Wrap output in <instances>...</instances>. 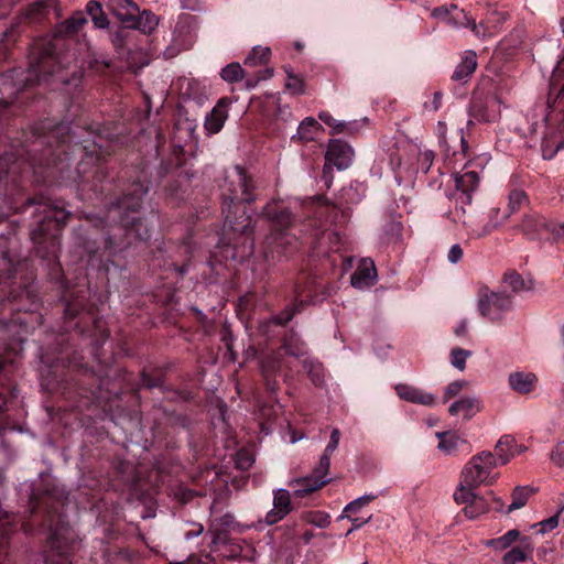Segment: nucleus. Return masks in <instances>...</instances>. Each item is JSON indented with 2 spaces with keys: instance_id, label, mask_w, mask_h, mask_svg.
<instances>
[{
  "instance_id": "f257e3e1",
  "label": "nucleus",
  "mask_w": 564,
  "mask_h": 564,
  "mask_svg": "<svg viewBox=\"0 0 564 564\" xmlns=\"http://www.w3.org/2000/svg\"><path fill=\"white\" fill-rule=\"evenodd\" d=\"M101 145L94 142L91 149L85 147V158L77 167L78 194L82 199L107 207L106 219L98 218L90 227H79L76 230V245L89 257L100 253L107 257L105 270L109 263L115 264V257L128 249L134 241H147L151 238V229L139 216L143 198L150 188V182L140 172L124 189L120 197L107 200L112 195V178H109L107 167L100 162Z\"/></svg>"
},
{
  "instance_id": "f03ea898",
  "label": "nucleus",
  "mask_w": 564,
  "mask_h": 564,
  "mask_svg": "<svg viewBox=\"0 0 564 564\" xmlns=\"http://www.w3.org/2000/svg\"><path fill=\"white\" fill-rule=\"evenodd\" d=\"M219 187L225 216L223 241L235 250L240 249L241 256L252 254L254 221L245 205L258 199V182L245 167L235 165L226 171Z\"/></svg>"
},
{
  "instance_id": "7ed1b4c3",
  "label": "nucleus",
  "mask_w": 564,
  "mask_h": 564,
  "mask_svg": "<svg viewBox=\"0 0 564 564\" xmlns=\"http://www.w3.org/2000/svg\"><path fill=\"white\" fill-rule=\"evenodd\" d=\"M31 207H34L32 215L35 226L31 229L30 236L35 246L36 256L46 260L52 265V271L59 275L62 272L58 262L59 236L70 213L44 195L28 198L20 213H25Z\"/></svg>"
},
{
  "instance_id": "20e7f679",
  "label": "nucleus",
  "mask_w": 564,
  "mask_h": 564,
  "mask_svg": "<svg viewBox=\"0 0 564 564\" xmlns=\"http://www.w3.org/2000/svg\"><path fill=\"white\" fill-rule=\"evenodd\" d=\"M498 460L491 452H481L470 458L462 471L464 484L469 488H478L480 485H491L499 476L495 473Z\"/></svg>"
},
{
  "instance_id": "39448f33",
  "label": "nucleus",
  "mask_w": 564,
  "mask_h": 564,
  "mask_svg": "<svg viewBox=\"0 0 564 564\" xmlns=\"http://www.w3.org/2000/svg\"><path fill=\"white\" fill-rule=\"evenodd\" d=\"M158 173L160 178L166 177L167 175L174 177L165 188L166 193L171 196H178L181 192H184L195 175L193 171L184 169L181 152L162 160Z\"/></svg>"
},
{
  "instance_id": "423d86ee",
  "label": "nucleus",
  "mask_w": 564,
  "mask_h": 564,
  "mask_svg": "<svg viewBox=\"0 0 564 564\" xmlns=\"http://www.w3.org/2000/svg\"><path fill=\"white\" fill-rule=\"evenodd\" d=\"M512 308L511 296L505 292L490 291L482 288L478 295V310L482 317L491 323L502 321L503 316Z\"/></svg>"
},
{
  "instance_id": "0eeeda50",
  "label": "nucleus",
  "mask_w": 564,
  "mask_h": 564,
  "mask_svg": "<svg viewBox=\"0 0 564 564\" xmlns=\"http://www.w3.org/2000/svg\"><path fill=\"white\" fill-rule=\"evenodd\" d=\"M471 164V162H468L465 164L462 172L454 174L456 203L462 204L459 209L456 208V213L453 218L455 223L462 220V216L465 215L464 205H469L471 203L473 194L479 184V174L474 170H469Z\"/></svg>"
},
{
  "instance_id": "6e6552de",
  "label": "nucleus",
  "mask_w": 564,
  "mask_h": 564,
  "mask_svg": "<svg viewBox=\"0 0 564 564\" xmlns=\"http://www.w3.org/2000/svg\"><path fill=\"white\" fill-rule=\"evenodd\" d=\"M58 63L51 47L45 48L37 56L32 55L23 86L45 82L58 70Z\"/></svg>"
},
{
  "instance_id": "1a4fd4ad",
  "label": "nucleus",
  "mask_w": 564,
  "mask_h": 564,
  "mask_svg": "<svg viewBox=\"0 0 564 564\" xmlns=\"http://www.w3.org/2000/svg\"><path fill=\"white\" fill-rule=\"evenodd\" d=\"M56 6V0H36L30 3L20 14L19 19L3 32V40L7 43H13L18 37V28L20 20L29 23H39L46 19L51 10Z\"/></svg>"
},
{
  "instance_id": "9d476101",
  "label": "nucleus",
  "mask_w": 564,
  "mask_h": 564,
  "mask_svg": "<svg viewBox=\"0 0 564 564\" xmlns=\"http://www.w3.org/2000/svg\"><path fill=\"white\" fill-rule=\"evenodd\" d=\"M265 245V259L275 261L292 256L299 248V239L290 230L270 231Z\"/></svg>"
},
{
  "instance_id": "9b49d317",
  "label": "nucleus",
  "mask_w": 564,
  "mask_h": 564,
  "mask_svg": "<svg viewBox=\"0 0 564 564\" xmlns=\"http://www.w3.org/2000/svg\"><path fill=\"white\" fill-rule=\"evenodd\" d=\"M528 203V195L522 189H512L509 193L508 206L503 209L500 217L501 209L499 207L492 208L489 215V221L482 227V230L477 235L478 237L487 236L498 228L502 223L508 219L513 213L519 210L522 205Z\"/></svg>"
},
{
  "instance_id": "f8f14e48",
  "label": "nucleus",
  "mask_w": 564,
  "mask_h": 564,
  "mask_svg": "<svg viewBox=\"0 0 564 564\" xmlns=\"http://www.w3.org/2000/svg\"><path fill=\"white\" fill-rule=\"evenodd\" d=\"M324 294L323 280L315 276L305 274L301 276L294 286V302L301 307L308 304H316L321 301V295Z\"/></svg>"
},
{
  "instance_id": "ddd939ff",
  "label": "nucleus",
  "mask_w": 564,
  "mask_h": 564,
  "mask_svg": "<svg viewBox=\"0 0 564 564\" xmlns=\"http://www.w3.org/2000/svg\"><path fill=\"white\" fill-rule=\"evenodd\" d=\"M260 216L270 223L271 231H286L294 224L291 209L276 200L267 203L261 209Z\"/></svg>"
},
{
  "instance_id": "4468645a",
  "label": "nucleus",
  "mask_w": 564,
  "mask_h": 564,
  "mask_svg": "<svg viewBox=\"0 0 564 564\" xmlns=\"http://www.w3.org/2000/svg\"><path fill=\"white\" fill-rule=\"evenodd\" d=\"M521 231L529 240L550 241L553 221L536 213L529 214L521 223Z\"/></svg>"
},
{
  "instance_id": "2eb2a0df",
  "label": "nucleus",
  "mask_w": 564,
  "mask_h": 564,
  "mask_svg": "<svg viewBox=\"0 0 564 564\" xmlns=\"http://www.w3.org/2000/svg\"><path fill=\"white\" fill-rule=\"evenodd\" d=\"M351 155L352 151L348 143L338 139L329 140L325 153L324 175L327 173V170L333 166L337 167L339 171L348 169L351 163Z\"/></svg>"
},
{
  "instance_id": "dca6fc26",
  "label": "nucleus",
  "mask_w": 564,
  "mask_h": 564,
  "mask_svg": "<svg viewBox=\"0 0 564 564\" xmlns=\"http://www.w3.org/2000/svg\"><path fill=\"white\" fill-rule=\"evenodd\" d=\"M400 214H387L381 226L379 242L381 246L401 249L403 246V224Z\"/></svg>"
},
{
  "instance_id": "f3484780",
  "label": "nucleus",
  "mask_w": 564,
  "mask_h": 564,
  "mask_svg": "<svg viewBox=\"0 0 564 564\" xmlns=\"http://www.w3.org/2000/svg\"><path fill=\"white\" fill-rule=\"evenodd\" d=\"M494 100V97L490 96L488 91L484 89L476 88L473 91L469 106H468V115L470 119L467 122V128L474 126V120L478 122H490L494 120L489 111V102Z\"/></svg>"
},
{
  "instance_id": "a211bd4d",
  "label": "nucleus",
  "mask_w": 564,
  "mask_h": 564,
  "mask_svg": "<svg viewBox=\"0 0 564 564\" xmlns=\"http://www.w3.org/2000/svg\"><path fill=\"white\" fill-rule=\"evenodd\" d=\"M282 361L283 359L280 351L267 354L260 360L261 375L267 390L271 393H276L280 390L276 376L282 368Z\"/></svg>"
},
{
  "instance_id": "6ab92c4d",
  "label": "nucleus",
  "mask_w": 564,
  "mask_h": 564,
  "mask_svg": "<svg viewBox=\"0 0 564 564\" xmlns=\"http://www.w3.org/2000/svg\"><path fill=\"white\" fill-rule=\"evenodd\" d=\"M107 8L127 28H139V7L132 0H108Z\"/></svg>"
},
{
  "instance_id": "aec40b11",
  "label": "nucleus",
  "mask_w": 564,
  "mask_h": 564,
  "mask_svg": "<svg viewBox=\"0 0 564 564\" xmlns=\"http://www.w3.org/2000/svg\"><path fill=\"white\" fill-rule=\"evenodd\" d=\"M378 282V270L372 258L364 257L355 269V289H370Z\"/></svg>"
},
{
  "instance_id": "412c9836",
  "label": "nucleus",
  "mask_w": 564,
  "mask_h": 564,
  "mask_svg": "<svg viewBox=\"0 0 564 564\" xmlns=\"http://www.w3.org/2000/svg\"><path fill=\"white\" fill-rule=\"evenodd\" d=\"M230 101L227 97L220 98L215 107L206 115L204 128L207 134L218 133L228 119Z\"/></svg>"
},
{
  "instance_id": "4be33fe9",
  "label": "nucleus",
  "mask_w": 564,
  "mask_h": 564,
  "mask_svg": "<svg viewBox=\"0 0 564 564\" xmlns=\"http://www.w3.org/2000/svg\"><path fill=\"white\" fill-rule=\"evenodd\" d=\"M70 543L72 538L69 535V528L64 523V521L61 518H58L56 527H51V533L47 539V545L50 546V549L56 551L57 554L64 555L67 553Z\"/></svg>"
},
{
  "instance_id": "5701e85b",
  "label": "nucleus",
  "mask_w": 564,
  "mask_h": 564,
  "mask_svg": "<svg viewBox=\"0 0 564 564\" xmlns=\"http://www.w3.org/2000/svg\"><path fill=\"white\" fill-rule=\"evenodd\" d=\"M328 481V479H319L311 474L305 477L294 478L290 480L289 487L292 489L293 496L295 498H304L311 495L312 492L321 489Z\"/></svg>"
},
{
  "instance_id": "b1692460",
  "label": "nucleus",
  "mask_w": 564,
  "mask_h": 564,
  "mask_svg": "<svg viewBox=\"0 0 564 564\" xmlns=\"http://www.w3.org/2000/svg\"><path fill=\"white\" fill-rule=\"evenodd\" d=\"M394 389L400 399L411 403L433 405L435 402V397L433 394L413 386L400 383L397 384Z\"/></svg>"
},
{
  "instance_id": "393cba45",
  "label": "nucleus",
  "mask_w": 564,
  "mask_h": 564,
  "mask_svg": "<svg viewBox=\"0 0 564 564\" xmlns=\"http://www.w3.org/2000/svg\"><path fill=\"white\" fill-rule=\"evenodd\" d=\"M509 386L520 394H528L535 389L538 378L534 373L516 371L509 375Z\"/></svg>"
},
{
  "instance_id": "a878e982",
  "label": "nucleus",
  "mask_w": 564,
  "mask_h": 564,
  "mask_svg": "<svg viewBox=\"0 0 564 564\" xmlns=\"http://www.w3.org/2000/svg\"><path fill=\"white\" fill-rule=\"evenodd\" d=\"M498 465H506L514 455L520 454L522 448L516 444L511 435H502L495 447Z\"/></svg>"
},
{
  "instance_id": "bb28decb",
  "label": "nucleus",
  "mask_w": 564,
  "mask_h": 564,
  "mask_svg": "<svg viewBox=\"0 0 564 564\" xmlns=\"http://www.w3.org/2000/svg\"><path fill=\"white\" fill-rule=\"evenodd\" d=\"M301 310L302 307L295 302L293 304L285 306L281 312L263 322L261 324V330L264 334H268L272 326H286L292 321L294 315L301 312Z\"/></svg>"
},
{
  "instance_id": "cd10ccee",
  "label": "nucleus",
  "mask_w": 564,
  "mask_h": 564,
  "mask_svg": "<svg viewBox=\"0 0 564 564\" xmlns=\"http://www.w3.org/2000/svg\"><path fill=\"white\" fill-rule=\"evenodd\" d=\"M533 552V544L530 536H522L520 543L508 551L503 557V564H517L524 562L528 558V554Z\"/></svg>"
},
{
  "instance_id": "c85d7f7f",
  "label": "nucleus",
  "mask_w": 564,
  "mask_h": 564,
  "mask_svg": "<svg viewBox=\"0 0 564 564\" xmlns=\"http://www.w3.org/2000/svg\"><path fill=\"white\" fill-rule=\"evenodd\" d=\"M62 129V126L54 124L48 119L35 122L31 128L39 143H48L50 147H52L51 139L56 138Z\"/></svg>"
},
{
  "instance_id": "c756f323",
  "label": "nucleus",
  "mask_w": 564,
  "mask_h": 564,
  "mask_svg": "<svg viewBox=\"0 0 564 564\" xmlns=\"http://www.w3.org/2000/svg\"><path fill=\"white\" fill-rule=\"evenodd\" d=\"M86 23L87 19L85 14L77 11L56 26L55 34L61 37H70L75 35Z\"/></svg>"
},
{
  "instance_id": "7c9ffc66",
  "label": "nucleus",
  "mask_w": 564,
  "mask_h": 564,
  "mask_svg": "<svg viewBox=\"0 0 564 564\" xmlns=\"http://www.w3.org/2000/svg\"><path fill=\"white\" fill-rule=\"evenodd\" d=\"M281 349H283L286 355L296 358L302 357L306 354L305 343L293 329H290L289 332L285 333L281 345Z\"/></svg>"
},
{
  "instance_id": "2f4dec72",
  "label": "nucleus",
  "mask_w": 564,
  "mask_h": 564,
  "mask_svg": "<svg viewBox=\"0 0 564 564\" xmlns=\"http://www.w3.org/2000/svg\"><path fill=\"white\" fill-rule=\"evenodd\" d=\"M477 68V56L473 51L465 53L462 62L456 66L452 79L456 82H464L470 77V75Z\"/></svg>"
},
{
  "instance_id": "473e14b6",
  "label": "nucleus",
  "mask_w": 564,
  "mask_h": 564,
  "mask_svg": "<svg viewBox=\"0 0 564 564\" xmlns=\"http://www.w3.org/2000/svg\"><path fill=\"white\" fill-rule=\"evenodd\" d=\"M479 411V401L474 397H464L453 402L448 409L451 415L464 414L465 419L473 417Z\"/></svg>"
},
{
  "instance_id": "72a5a7b5",
  "label": "nucleus",
  "mask_w": 564,
  "mask_h": 564,
  "mask_svg": "<svg viewBox=\"0 0 564 564\" xmlns=\"http://www.w3.org/2000/svg\"><path fill=\"white\" fill-rule=\"evenodd\" d=\"M453 13L451 15L449 23L454 26H464L470 29L476 35L480 34L479 26L482 28L481 22L477 25L475 19L465 10H459L456 6H452Z\"/></svg>"
},
{
  "instance_id": "f704fd0d",
  "label": "nucleus",
  "mask_w": 564,
  "mask_h": 564,
  "mask_svg": "<svg viewBox=\"0 0 564 564\" xmlns=\"http://www.w3.org/2000/svg\"><path fill=\"white\" fill-rule=\"evenodd\" d=\"M377 498L376 495L369 494L355 499V530L367 523L372 513L364 510L365 507Z\"/></svg>"
},
{
  "instance_id": "c9c22d12",
  "label": "nucleus",
  "mask_w": 564,
  "mask_h": 564,
  "mask_svg": "<svg viewBox=\"0 0 564 564\" xmlns=\"http://www.w3.org/2000/svg\"><path fill=\"white\" fill-rule=\"evenodd\" d=\"M19 294H15L13 291H10V294L7 299H0V335L6 333L12 325L21 324L19 319H8L6 317V311L8 310L10 314L14 311L11 306L12 302L17 300Z\"/></svg>"
},
{
  "instance_id": "e433bc0d",
  "label": "nucleus",
  "mask_w": 564,
  "mask_h": 564,
  "mask_svg": "<svg viewBox=\"0 0 564 564\" xmlns=\"http://www.w3.org/2000/svg\"><path fill=\"white\" fill-rule=\"evenodd\" d=\"M491 510V505L489 501L479 495H475L473 500L465 506L464 513L468 519H476L479 516L487 513Z\"/></svg>"
},
{
  "instance_id": "4c0bfd02",
  "label": "nucleus",
  "mask_w": 564,
  "mask_h": 564,
  "mask_svg": "<svg viewBox=\"0 0 564 564\" xmlns=\"http://www.w3.org/2000/svg\"><path fill=\"white\" fill-rule=\"evenodd\" d=\"M271 57V50L269 47L254 46L245 58L243 64L250 67L267 65Z\"/></svg>"
},
{
  "instance_id": "58836bf2",
  "label": "nucleus",
  "mask_w": 564,
  "mask_h": 564,
  "mask_svg": "<svg viewBox=\"0 0 564 564\" xmlns=\"http://www.w3.org/2000/svg\"><path fill=\"white\" fill-rule=\"evenodd\" d=\"M165 375L160 368H152L150 370L143 369L141 371V383L148 389L161 388L164 383Z\"/></svg>"
},
{
  "instance_id": "ea45409f",
  "label": "nucleus",
  "mask_w": 564,
  "mask_h": 564,
  "mask_svg": "<svg viewBox=\"0 0 564 564\" xmlns=\"http://www.w3.org/2000/svg\"><path fill=\"white\" fill-rule=\"evenodd\" d=\"M534 494V489L530 487H517L512 491V502L508 506L506 513H511L525 506L529 498Z\"/></svg>"
},
{
  "instance_id": "a19ab883",
  "label": "nucleus",
  "mask_w": 564,
  "mask_h": 564,
  "mask_svg": "<svg viewBox=\"0 0 564 564\" xmlns=\"http://www.w3.org/2000/svg\"><path fill=\"white\" fill-rule=\"evenodd\" d=\"M235 518L230 513L223 514L213 519L210 529L215 533L217 539H220L223 534H226L234 530L235 528Z\"/></svg>"
},
{
  "instance_id": "79ce46f5",
  "label": "nucleus",
  "mask_w": 564,
  "mask_h": 564,
  "mask_svg": "<svg viewBox=\"0 0 564 564\" xmlns=\"http://www.w3.org/2000/svg\"><path fill=\"white\" fill-rule=\"evenodd\" d=\"M436 437L440 440L438 448L447 454L453 453L459 443H465L459 436L452 431L436 432Z\"/></svg>"
},
{
  "instance_id": "37998d69",
  "label": "nucleus",
  "mask_w": 564,
  "mask_h": 564,
  "mask_svg": "<svg viewBox=\"0 0 564 564\" xmlns=\"http://www.w3.org/2000/svg\"><path fill=\"white\" fill-rule=\"evenodd\" d=\"M520 531L517 529L509 530L503 535L491 539L487 542V545L494 547L497 551H502L511 546L516 541L520 542Z\"/></svg>"
},
{
  "instance_id": "c03bdc74",
  "label": "nucleus",
  "mask_w": 564,
  "mask_h": 564,
  "mask_svg": "<svg viewBox=\"0 0 564 564\" xmlns=\"http://www.w3.org/2000/svg\"><path fill=\"white\" fill-rule=\"evenodd\" d=\"M322 129V126L313 117L305 118L297 128V138L301 141L308 142L314 140L315 132Z\"/></svg>"
},
{
  "instance_id": "a18cd8bd",
  "label": "nucleus",
  "mask_w": 564,
  "mask_h": 564,
  "mask_svg": "<svg viewBox=\"0 0 564 564\" xmlns=\"http://www.w3.org/2000/svg\"><path fill=\"white\" fill-rule=\"evenodd\" d=\"M86 11L88 15L91 18L96 28L105 29L108 26L109 21L107 15L105 14L100 2L90 0L86 6Z\"/></svg>"
},
{
  "instance_id": "49530a36",
  "label": "nucleus",
  "mask_w": 564,
  "mask_h": 564,
  "mask_svg": "<svg viewBox=\"0 0 564 564\" xmlns=\"http://www.w3.org/2000/svg\"><path fill=\"white\" fill-rule=\"evenodd\" d=\"M220 77L229 84L239 83L245 78V70L239 63L232 62L220 70Z\"/></svg>"
},
{
  "instance_id": "de8ad7c7",
  "label": "nucleus",
  "mask_w": 564,
  "mask_h": 564,
  "mask_svg": "<svg viewBox=\"0 0 564 564\" xmlns=\"http://www.w3.org/2000/svg\"><path fill=\"white\" fill-rule=\"evenodd\" d=\"M84 308L85 302L83 297L64 299V317L67 322L75 319Z\"/></svg>"
},
{
  "instance_id": "09e8293b",
  "label": "nucleus",
  "mask_w": 564,
  "mask_h": 564,
  "mask_svg": "<svg viewBox=\"0 0 564 564\" xmlns=\"http://www.w3.org/2000/svg\"><path fill=\"white\" fill-rule=\"evenodd\" d=\"M304 369L307 372L308 378L315 387H321L324 383V368L319 362L305 360Z\"/></svg>"
},
{
  "instance_id": "8fccbe9b",
  "label": "nucleus",
  "mask_w": 564,
  "mask_h": 564,
  "mask_svg": "<svg viewBox=\"0 0 564 564\" xmlns=\"http://www.w3.org/2000/svg\"><path fill=\"white\" fill-rule=\"evenodd\" d=\"M273 507L286 516L292 511L293 507L291 501V494L288 489L281 488L274 492Z\"/></svg>"
},
{
  "instance_id": "3c124183",
  "label": "nucleus",
  "mask_w": 564,
  "mask_h": 564,
  "mask_svg": "<svg viewBox=\"0 0 564 564\" xmlns=\"http://www.w3.org/2000/svg\"><path fill=\"white\" fill-rule=\"evenodd\" d=\"M470 355V350L460 347L452 348L449 356L452 366L458 370H464L466 368V360Z\"/></svg>"
},
{
  "instance_id": "603ef678",
  "label": "nucleus",
  "mask_w": 564,
  "mask_h": 564,
  "mask_svg": "<svg viewBox=\"0 0 564 564\" xmlns=\"http://www.w3.org/2000/svg\"><path fill=\"white\" fill-rule=\"evenodd\" d=\"M503 283L508 285L512 292H520L527 289L523 278L517 271L506 272Z\"/></svg>"
},
{
  "instance_id": "864d4df0",
  "label": "nucleus",
  "mask_w": 564,
  "mask_h": 564,
  "mask_svg": "<svg viewBox=\"0 0 564 564\" xmlns=\"http://www.w3.org/2000/svg\"><path fill=\"white\" fill-rule=\"evenodd\" d=\"M138 19H140V26L137 29L143 33H150L158 25V17L151 11L144 10L142 13L139 11Z\"/></svg>"
},
{
  "instance_id": "5fc2aeb1",
  "label": "nucleus",
  "mask_w": 564,
  "mask_h": 564,
  "mask_svg": "<svg viewBox=\"0 0 564 564\" xmlns=\"http://www.w3.org/2000/svg\"><path fill=\"white\" fill-rule=\"evenodd\" d=\"M285 72L288 74V80L285 83V88L294 94V95H302L305 93L304 90V80L297 76L294 75L292 72L285 68Z\"/></svg>"
},
{
  "instance_id": "6e6d98bb",
  "label": "nucleus",
  "mask_w": 564,
  "mask_h": 564,
  "mask_svg": "<svg viewBox=\"0 0 564 564\" xmlns=\"http://www.w3.org/2000/svg\"><path fill=\"white\" fill-rule=\"evenodd\" d=\"M333 453H327L324 451L323 455L319 458L318 465L313 469L312 475L319 479H327V475L330 467V456Z\"/></svg>"
},
{
  "instance_id": "4d7b16f0",
  "label": "nucleus",
  "mask_w": 564,
  "mask_h": 564,
  "mask_svg": "<svg viewBox=\"0 0 564 564\" xmlns=\"http://www.w3.org/2000/svg\"><path fill=\"white\" fill-rule=\"evenodd\" d=\"M167 424L171 427H178L183 430H189L192 425V421L188 415L184 413L173 412L167 417Z\"/></svg>"
},
{
  "instance_id": "13d9d810",
  "label": "nucleus",
  "mask_w": 564,
  "mask_h": 564,
  "mask_svg": "<svg viewBox=\"0 0 564 564\" xmlns=\"http://www.w3.org/2000/svg\"><path fill=\"white\" fill-rule=\"evenodd\" d=\"M254 463L253 456L247 449H240L236 454L235 466L236 468L245 471L248 470Z\"/></svg>"
},
{
  "instance_id": "bf43d9fd",
  "label": "nucleus",
  "mask_w": 564,
  "mask_h": 564,
  "mask_svg": "<svg viewBox=\"0 0 564 564\" xmlns=\"http://www.w3.org/2000/svg\"><path fill=\"white\" fill-rule=\"evenodd\" d=\"M128 36V31L126 29H120L110 34V41L116 51L119 54H124L126 52V40Z\"/></svg>"
},
{
  "instance_id": "052dcab7",
  "label": "nucleus",
  "mask_w": 564,
  "mask_h": 564,
  "mask_svg": "<svg viewBox=\"0 0 564 564\" xmlns=\"http://www.w3.org/2000/svg\"><path fill=\"white\" fill-rule=\"evenodd\" d=\"M475 488H469L462 482L460 487L455 491L454 499L457 503H465L466 506L473 500L475 497V492L473 491Z\"/></svg>"
},
{
  "instance_id": "680f3d73",
  "label": "nucleus",
  "mask_w": 564,
  "mask_h": 564,
  "mask_svg": "<svg viewBox=\"0 0 564 564\" xmlns=\"http://www.w3.org/2000/svg\"><path fill=\"white\" fill-rule=\"evenodd\" d=\"M273 68L265 67L263 69L258 70L251 77H248L246 80V85L248 88H254L261 80H267L273 76Z\"/></svg>"
},
{
  "instance_id": "e2e57ef3",
  "label": "nucleus",
  "mask_w": 564,
  "mask_h": 564,
  "mask_svg": "<svg viewBox=\"0 0 564 564\" xmlns=\"http://www.w3.org/2000/svg\"><path fill=\"white\" fill-rule=\"evenodd\" d=\"M357 467L359 473L367 475L377 468V462L371 455H362L358 458Z\"/></svg>"
},
{
  "instance_id": "0e129e2a",
  "label": "nucleus",
  "mask_w": 564,
  "mask_h": 564,
  "mask_svg": "<svg viewBox=\"0 0 564 564\" xmlns=\"http://www.w3.org/2000/svg\"><path fill=\"white\" fill-rule=\"evenodd\" d=\"M466 384L467 382L465 380H455L447 384L444 391V402H447L456 397Z\"/></svg>"
},
{
  "instance_id": "69168bd1",
  "label": "nucleus",
  "mask_w": 564,
  "mask_h": 564,
  "mask_svg": "<svg viewBox=\"0 0 564 564\" xmlns=\"http://www.w3.org/2000/svg\"><path fill=\"white\" fill-rule=\"evenodd\" d=\"M3 267L6 269V274L0 273V284L7 283L9 280L14 278L15 269L10 259H8L7 254L0 261V268Z\"/></svg>"
},
{
  "instance_id": "338daca9",
  "label": "nucleus",
  "mask_w": 564,
  "mask_h": 564,
  "mask_svg": "<svg viewBox=\"0 0 564 564\" xmlns=\"http://www.w3.org/2000/svg\"><path fill=\"white\" fill-rule=\"evenodd\" d=\"M562 148H564V143H563L562 141H561V142H558V143L555 145V148H553V147L551 145L550 140H547V139H543L542 144H541V150H542V156H543V159H545V160H552V159L556 155L557 151H558L560 149H562Z\"/></svg>"
},
{
  "instance_id": "774afa93",
  "label": "nucleus",
  "mask_w": 564,
  "mask_h": 564,
  "mask_svg": "<svg viewBox=\"0 0 564 564\" xmlns=\"http://www.w3.org/2000/svg\"><path fill=\"white\" fill-rule=\"evenodd\" d=\"M174 495H175V498L181 503H188L189 501L193 500V498H195L197 496V491H195L191 488L184 487V486H178L176 488Z\"/></svg>"
}]
</instances>
